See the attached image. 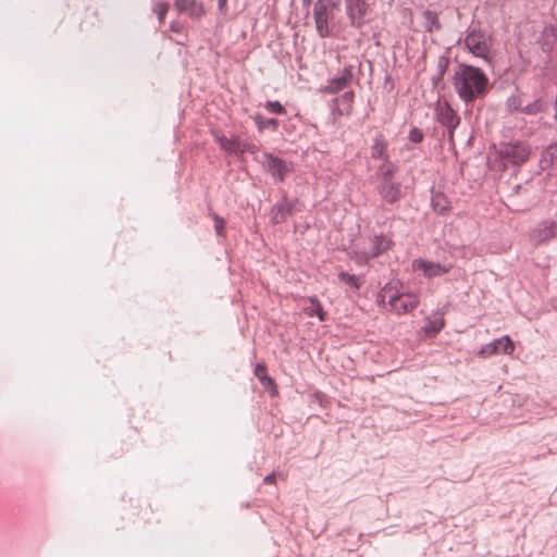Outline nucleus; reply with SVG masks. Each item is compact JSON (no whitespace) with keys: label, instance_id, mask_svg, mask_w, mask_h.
Listing matches in <instances>:
<instances>
[{"label":"nucleus","instance_id":"obj_36","mask_svg":"<svg viewBox=\"0 0 557 557\" xmlns=\"http://www.w3.org/2000/svg\"><path fill=\"white\" fill-rule=\"evenodd\" d=\"M170 9V4L165 1H159L153 11L157 13L159 23L162 24L164 22L165 15Z\"/></svg>","mask_w":557,"mask_h":557},{"label":"nucleus","instance_id":"obj_47","mask_svg":"<svg viewBox=\"0 0 557 557\" xmlns=\"http://www.w3.org/2000/svg\"><path fill=\"white\" fill-rule=\"evenodd\" d=\"M368 64H369L370 72H372V63H371V61H368Z\"/></svg>","mask_w":557,"mask_h":557},{"label":"nucleus","instance_id":"obj_1","mask_svg":"<svg viewBox=\"0 0 557 557\" xmlns=\"http://www.w3.org/2000/svg\"><path fill=\"white\" fill-rule=\"evenodd\" d=\"M451 84L459 99L466 106L484 98L491 89L486 73L478 66L463 62H457L451 75Z\"/></svg>","mask_w":557,"mask_h":557},{"label":"nucleus","instance_id":"obj_16","mask_svg":"<svg viewBox=\"0 0 557 557\" xmlns=\"http://www.w3.org/2000/svg\"><path fill=\"white\" fill-rule=\"evenodd\" d=\"M174 5L180 14L185 13L194 20H198L205 14L203 4L196 0H175Z\"/></svg>","mask_w":557,"mask_h":557},{"label":"nucleus","instance_id":"obj_35","mask_svg":"<svg viewBox=\"0 0 557 557\" xmlns=\"http://www.w3.org/2000/svg\"><path fill=\"white\" fill-rule=\"evenodd\" d=\"M257 151H259V147L256 144L239 140L235 154H243L245 152L256 153Z\"/></svg>","mask_w":557,"mask_h":557},{"label":"nucleus","instance_id":"obj_20","mask_svg":"<svg viewBox=\"0 0 557 557\" xmlns=\"http://www.w3.org/2000/svg\"><path fill=\"white\" fill-rule=\"evenodd\" d=\"M255 375L261 383V385L270 393L271 396L277 395V386L270 375H268V369L265 363L260 362L255 367Z\"/></svg>","mask_w":557,"mask_h":557},{"label":"nucleus","instance_id":"obj_11","mask_svg":"<svg viewBox=\"0 0 557 557\" xmlns=\"http://www.w3.org/2000/svg\"><path fill=\"white\" fill-rule=\"evenodd\" d=\"M531 238L536 245L557 238V222L553 219L541 221L533 230Z\"/></svg>","mask_w":557,"mask_h":557},{"label":"nucleus","instance_id":"obj_42","mask_svg":"<svg viewBox=\"0 0 557 557\" xmlns=\"http://www.w3.org/2000/svg\"><path fill=\"white\" fill-rule=\"evenodd\" d=\"M522 190H523L522 185H520V184H516V185L512 187V193H511V195H510L509 197L517 196V195H519Z\"/></svg>","mask_w":557,"mask_h":557},{"label":"nucleus","instance_id":"obj_44","mask_svg":"<svg viewBox=\"0 0 557 557\" xmlns=\"http://www.w3.org/2000/svg\"><path fill=\"white\" fill-rule=\"evenodd\" d=\"M314 396H315V398L318 399V401L322 405V401H323V399H324V397H325V396H324V394H323V393H321V392H317V393L314 394Z\"/></svg>","mask_w":557,"mask_h":557},{"label":"nucleus","instance_id":"obj_33","mask_svg":"<svg viewBox=\"0 0 557 557\" xmlns=\"http://www.w3.org/2000/svg\"><path fill=\"white\" fill-rule=\"evenodd\" d=\"M209 214L212 216V219L214 221L215 234L219 237H224L225 236V224H226V221L224 220V218H222L221 215H219L215 212H210Z\"/></svg>","mask_w":557,"mask_h":557},{"label":"nucleus","instance_id":"obj_17","mask_svg":"<svg viewBox=\"0 0 557 557\" xmlns=\"http://www.w3.org/2000/svg\"><path fill=\"white\" fill-rule=\"evenodd\" d=\"M431 207L434 212L441 216H446L451 210V202L449 198L440 190L431 188Z\"/></svg>","mask_w":557,"mask_h":557},{"label":"nucleus","instance_id":"obj_15","mask_svg":"<svg viewBox=\"0 0 557 557\" xmlns=\"http://www.w3.org/2000/svg\"><path fill=\"white\" fill-rule=\"evenodd\" d=\"M371 249L369 251L372 259L380 257L394 246L393 239L384 233L374 234L370 239Z\"/></svg>","mask_w":557,"mask_h":557},{"label":"nucleus","instance_id":"obj_41","mask_svg":"<svg viewBox=\"0 0 557 557\" xmlns=\"http://www.w3.org/2000/svg\"><path fill=\"white\" fill-rule=\"evenodd\" d=\"M276 480L275 472H271L268 475L264 476L263 483L264 484H273Z\"/></svg>","mask_w":557,"mask_h":557},{"label":"nucleus","instance_id":"obj_45","mask_svg":"<svg viewBox=\"0 0 557 557\" xmlns=\"http://www.w3.org/2000/svg\"><path fill=\"white\" fill-rule=\"evenodd\" d=\"M302 8L308 10L312 3V0H301Z\"/></svg>","mask_w":557,"mask_h":557},{"label":"nucleus","instance_id":"obj_12","mask_svg":"<svg viewBox=\"0 0 557 557\" xmlns=\"http://www.w3.org/2000/svg\"><path fill=\"white\" fill-rule=\"evenodd\" d=\"M354 70V64H346L338 76L333 77L329 81L327 85L324 88V91L330 95H334L347 88L352 82Z\"/></svg>","mask_w":557,"mask_h":557},{"label":"nucleus","instance_id":"obj_5","mask_svg":"<svg viewBox=\"0 0 557 557\" xmlns=\"http://www.w3.org/2000/svg\"><path fill=\"white\" fill-rule=\"evenodd\" d=\"M262 168L277 182L283 183L287 175L294 171V163L275 156L272 152H263Z\"/></svg>","mask_w":557,"mask_h":557},{"label":"nucleus","instance_id":"obj_19","mask_svg":"<svg viewBox=\"0 0 557 557\" xmlns=\"http://www.w3.org/2000/svg\"><path fill=\"white\" fill-rule=\"evenodd\" d=\"M387 147L388 141L385 138V136L382 133H377L374 138L373 143L370 147V156L373 160H385L389 158V154L387 153Z\"/></svg>","mask_w":557,"mask_h":557},{"label":"nucleus","instance_id":"obj_2","mask_svg":"<svg viewBox=\"0 0 557 557\" xmlns=\"http://www.w3.org/2000/svg\"><path fill=\"white\" fill-rule=\"evenodd\" d=\"M493 148L503 164V171L506 170L508 164L520 166L529 160L531 154V146L522 139L500 140L493 144Z\"/></svg>","mask_w":557,"mask_h":557},{"label":"nucleus","instance_id":"obj_30","mask_svg":"<svg viewBox=\"0 0 557 557\" xmlns=\"http://www.w3.org/2000/svg\"><path fill=\"white\" fill-rule=\"evenodd\" d=\"M337 277L342 283H345L355 292H358L361 288V282L359 277L355 274H349L348 272L341 271Z\"/></svg>","mask_w":557,"mask_h":557},{"label":"nucleus","instance_id":"obj_13","mask_svg":"<svg viewBox=\"0 0 557 557\" xmlns=\"http://www.w3.org/2000/svg\"><path fill=\"white\" fill-rule=\"evenodd\" d=\"M294 202L284 193L282 199L271 208V223L273 225L285 223L287 218L294 214Z\"/></svg>","mask_w":557,"mask_h":557},{"label":"nucleus","instance_id":"obj_18","mask_svg":"<svg viewBox=\"0 0 557 557\" xmlns=\"http://www.w3.org/2000/svg\"><path fill=\"white\" fill-rule=\"evenodd\" d=\"M449 51H450V48H447L446 51L442 55L438 57L436 74L433 75L431 78L432 86L435 89L444 88V83H443L444 76L449 67V64H450Z\"/></svg>","mask_w":557,"mask_h":557},{"label":"nucleus","instance_id":"obj_46","mask_svg":"<svg viewBox=\"0 0 557 557\" xmlns=\"http://www.w3.org/2000/svg\"><path fill=\"white\" fill-rule=\"evenodd\" d=\"M385 83H392V77L389 75H386Z\"/></svg>","mask_w":557,"mask_h":557},{"label":"nucleus","instance_id":"obj_10","mask_svg":"<svg viewBox=\"0 0 557 557\" xmlns=\"http://www.w3.org/2000/svg\"><path fill=\"white\" fill-rule=\"evenodd\" d=\"M375 190L381 199L388 205L399 202L404 198L401 184L396 181L377 183Z\"/></svg>","mask_w":557,"mask_h":557},{"label":"nucleus","instance_id":"obj_37","mask_svg":"<svg viewBox=\"0 0 557 557\" xmlns=\"http://www.w3.org/2000/svg\"><path fill=\"white\" fill-rule=\"evenodd\" d=\"M423 138H424V134L422 132V129L418 128V127H412L410 131H409V134H408V139L413 143V144H420L423 141Z\"/></svg>","mask_w":557,"mask_h":557},{"label":"nucleus","instance_id":"obj_34","mask_svg":"<svg viewBox=\"0 0 557 557\" xmlns=\"http://www.w3.org/2000/svg\"><path fill=\"white\" fill-rule=\"evenodd\" d=\"M543 110V103L541 99H536L525 106H522L521 112L524 114L533 115L537 114Z\"/></svg>","mask_w":557,"mask_h":557},{"label":"nucleus","instance_id":"obj_7","mask_svg":"<svg viewBox=\"0 0 557 557\" xmlns=\"http://www.w3.org/2000/svg\"><path fill=\"white\" fill-rule=\"evenodd\" d=\"M412 269L422 272L423 276L430 280L448 273L453 269V264L433 262L419 258L412 261Z\"/></svg>","mask_w":557,"mask_h":557},{"label":"nucleus","instance_id":"obj_22","mask_svg":"<svg viewBox=\"0 0 557 557\" xmlns=\"http://www.w3.org/2000/svg\"><path fill=\"white\" fill-rule=\"evenodd\" d=\"M444 313H436L433 319L428 318L423 326L424 335L429 338H434L444 329L445 320Z\"/></svg>","mask_w":557,"mask_h":557},{"label":"nucleus","instance_id":"obj_9","mask_svg":"<svg viewBox=\"0 0 557 557\" xmlns=\"http://www.w3.org/2000/svg\"><path fill=\"white\" fill-rule=\"evenodd\" d=\"M515 350V344L512 339L508 335H504L497 339L492 341L491 343L484 345L478 352L481 357H491L496 354H512Z\"/></svg>","mask_w":557,"mask_h":557},{"label":"nucleus","instance_id":"obj_24","mask_svg":"<svg viewBox=\"0 0 557 557\" xmlns=\"http://www.w3.org/2000/svg\"><path fill=\"white\" fill-rule=\"evenodd\" d=\"M542 170L554 169L557 165V145H549L544 149L540 159Z\"/></svg>","mask_w":557,"mask_h":557},{"label":"nucleus","instance_id":"obj_43","mask_svg":"<svg viewBox=\"0 0 557 557\" xmlns=\"http://www.w3.org/2000/svg\"><path fill=\"white\" fill-rule=\"evenodd\" d=\"M228 0H218V8L220 11H224L226 9Z\"/></svg>","mask_w":557,"mask_h":557},{"label":"nucleus","instance_id":"obj_8","mask_svg":"<svg viewBox=\"0 0 557 557\" xmlns=\"http://www.w3.org/2000/svg\"><path fill=\"white\" fill-rule=\"evenodd\" d=\"M346 15L349 25L355 28H362L366 24L364 16L367 14L368 4L366 0H345Z\"/></svg>","mask_w":557,"mask_h":557},{"label":"nucleus","instance_id":"obj_39","mask_svg":"<svg viewBox=\"0 0 557 557\" xmlns=\"http://www.w3.org/2000/svg\"><path fill=\"white\" fill-rule=\"evenodd\" d=\"M456 128H446V132L443 133L444 137H447V140L450 145H454V133Z\"/></svg>","mask_w":557,"mask_h":557},{"label":"nucleus","instance_id":"obj_40","mask_svg":"<svg viewBox=\"0 0 557 557\" xmlns=\"http://www.w3.org/2000/svg\"><path fill=\"white\" fill-rule=\"evenodd\" d=\"M182 24L180 22H176V21H173L171 24H170V30L173 32V33H181L182 32Z\"/></svg>","mask_w":557,"mask_h":557},{"label":"nucleus","instance_id":"obj_14","mask_svg":"<svg viewBox=\"0 0 557 557\" xmlns=\"http://www.w3.org/2000/svg\"><path fill=\"white\" fill-rule=\"evenodd\" d=\"M435 113L436 121L445 128H456L460 124V117L448 102L440 103Z\"/></svg>","mask_w":557,"mask_h":557},{"label":"nucleus","instance_id":"obj_31","mask_svg":"<svg viewBox=\"0 0 557 557\" xmlns=\"http://www.w3.org/2000/svg\"><path fill=\"white\" fill-rule=\"evenodd\" d=\"M397 286L403 287V283L399 280H393L387 282L382 289L377 293L376 304L379 306L385 305V293L397 289Z\"/></svg>","mask_w":557,"mask_h":557},{"label":"nucleus","instance_id":"obj_26","mask_svg":"<svg viewBox=\"0 0 557 557\" xmlns=\"http://www.w3.org/2000/svg\"><path fill=\"white\" fill-rule=\"evenodd\" d=\"M424 18L423 27L426 33L438 32L442 28V24L438 20V14L435 11L424 10L422 12Z\"/></svg>","mask_w":557,"mask_h":557},{"label":"nucleus","instance_id":"obj_23","mask_svg":"<svg viewBox=\"0 0 557 557\" xmlns=\"http://www.w3.org/2000/svg\"><path fill=\"white\" fill-rule=\"evenodd\" d=\"M252 121L256 124V127L259 133H263L265 129H271L276 132L280 126V122L274 117H264L261 113L257 112L253 115H250Z\"/></svg>","mask_w":557,"mask_h":557},{"label":"nucleus","instance_id":"obj_6","mask_svg":"<svg viewBox=\"0 0 557 557\" xmlns=\"http://www.w3.org/2000/svg\"><path fill=\"white\" fill-rule=\"evenodd\" d=\"M403 287L397 286L394 295L389 296L388 306L389 311L397 313L398 315L406 314L414 310L419 305V297L413 293L401 292Z\"/></svg>","mask_w":557,"mask_h":557},{"label":"nucleus","instance_id":"obj_21","mask_svg":"<svg viewBox=\"0 0 557 557\" xmlns=\"http://www.w3.org/2000/svg\"><path fill=\"white\" fill-rule=\"evenodd\" d=\"M398 170L396 163L392 162L389 158L383 160L374 173V178L377 183L394 181V176Z\"/></svg>","mask_w":557,"mask_h":557},{"label":"nucleus","instance_id":"obj_25","mask_svg":"<svg viewBox=\"0 0 557 557\" xmlns=\"http://www.w3.org/2000/svg\"><path fill=\"white\" fill-rule=\"evenodd\" d=\"M355 99L354 90L345 91L339 98L334 99L333 101L337 103V111L339 115H348L351 112L352 103Z\"/></svg>","mask_w":557,"mask_h":557},{"label":"nucleus","instance_id":"obj_38","mask_svg":"<svg viewBox=\"0 0 557 557\" xmlns=\"http://www.w3.org/2000/svg\"><path fill=\"white\" fill-rule=\"evenodd\" d=\"M507 106H508L510 111H520L521 112L522 101H521L520 97L511 96L507 100Z\"/></svg>","mask_w":557,"mask_h":557},{"label":"nucleus","instance_id":"obj_29","mask_svg":"<svg viewBox=\"0 0 557 557\" xmlns=\"http://www.w3.org/2000/svg\"><path fill=\"white\" fill-rule=\"evenodd\" d=\"M216 143L219 144L220 148L227 153L235 154L237 146H239V138L236 136L227 138L225 135H221L216 137Z\"/></svg>","mask_w":557,"mask_h":557},{"label":"nucleus","instance_id":"obj_3","mask_svg":"<svg viewBox=\"0 0 557 557\" xmlns=\"http://www.w3.org/2000/svg\"><path fill=\"white\" fill-rule=\"evenodd\" d=\"M338 5L339 0H317L313 3V20L320 38H329L333 35L331 22L335 17Z\"/></svg>","mask_w":557,"mask_h":557},{"label":"nucleus","instance_id":"obj_27","mask_svg":"<svg viewBox=\"0 0 557 557\" xmlns=\"http://www.w3.org/2000/svg\"><path fill=\"white\" fill-rule=\"evenodd\" d=\"M310 306L305 307L304 311L308 317H318L323 322L326 320L327 313L323 310L320 300L315 297H309Z\"/></svg>","mask_w":557,"mask_h":557},{"label":"nucleus","instance_id":"obj_32","mask_svg":"<svg viewBox=\"0 0 557 557\" xmlns=\"http://www.w3.org/2000/svg\"><path fill=\"white\" fill-rule=\"evenodd\" d=\"M263 107L272 114L283 115L286 113L285 107L277 100H267Z\"/></svg>","mask_w":557,"mask_h":557},{"label":"nucleus","instance_id":"obj_4","mask_svg":"<svg viewBox=\"0 0 557 557\" xmlns=\"http://www.w3.org/2000/svg\"><path fill=\"white\" fill-rule=\"evenodd\" d=\"M487 39H490V36H487L484 30L481 28H473L467 34L465 38V46L474 57L481 58L487 63H491L493 57L490 53Z\"/></svg>","mask_w":557,"mask_h":557},{"label":"nucleus","instance_id":"obj_28","mask_svg":"<svg viewBox=\"0 0 557 557\" xmlns=\"http://www.w3.org/2000/svg\"><path fill=\"white\" fill-rule=\"evenodd\" d=\"M347 257L357 265H367L372 260L369 251L360 250L356 247L347 250Z\"/></svg>","mask_w":557,"mask_h":557}]
</instances>
